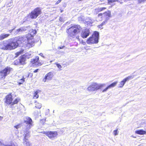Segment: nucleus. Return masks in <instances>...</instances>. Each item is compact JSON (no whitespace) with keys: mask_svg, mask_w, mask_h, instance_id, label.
<instances>
[{"mask_svg":"<svg viewBox=\"0 0 146 146\" xmlns=\"http://www.w3.org/2000/svg\"><path fill=\"white\" fill-rule=\"evenodd\" d=\"M25 30L21 28H19L17 30V31L18 33H19L20 32H23V31H25Z\"/></svg>","mask_w":146,"mask_h":146,"instance_id":"obj_26","label":"nucleus"},{"mask_svg":"<svg viewBox=\"0 0 146 146\" xmlns=\"http://www.w3.org/2000/svg\"><path fill=\"white\" fill-rule=\"evenodd\" d=\"M117 131H118L117 129L113 131V134L115 136L117 134Z\"/></svg>","mask_w":146,"mask_h":146,"instance_id":"obj_33","label":"nucleus"},{"mask_svg":"<svg viewBox=\"0 0 146 146\" xmlns=\"http://www.w3.org/2000/svg\"><path fill=\"white\" fill-rule=\"evenodd\" d=\"M41 133L45 134L49 138L51 139L56 138L58 135V132L56 131H43Z\"/></svg>","mask_w":146,"mask_h":146,"instance_id":"obj_9","label":"nucleus"},{"mask_svg":"<svg viewBox=\"0 0 146 146\" xmlns=\"http://www.w3.org/2000/svg\"><path fill=\"white\" fill-rule=\"evenodd\" d=\"M63 10H60V12L61 13H62V12L63 11Z\"/></svg>","mask_w":146,"mask_h":146,"instance_id":"obj_45","label":"nucleus"},{"mask_svg":"<svg viewBox=\"0 0 146 146\" xmlns=\"http://www.w3.org/2000/svg\"><path fill=\"white\" fill-rule=\"evenodd\" d=\"M25 38L23 37V36H19L17 37L16 42H17L18 44L22 43L25 41Z\"/></svg>","mask_w":146,"mask_h":146,"instance_id":"obj_19","label":"nucleus"},{"mask_svg":"<svg viewBox=\"0 0 146 146\" xmlns=\"http://www.w3.org/2000/svg\"><path fill=\"white\" fill-rule=\"evenodd\" d=\"M108 3L109 5H111L112 3L118 1V0H107Z\"/></svg>","mask_w":146,"mask_h":146,"instance_id":"obj_25","label":"nucleus"},{"mask_svg":"<svg viewBox=\"0 0 146 146\" xmlns=\"http://www.w3.org/2000/svg\"><path fill=\"white\" fill-rule=\"evenodd\" d=\"M13 70V68L7 66L0 71V78L1 79H5L6 76L10 74Z\"/></svg>","mask_w":146,"mask_h":146,"instance_id":"obj_8","label":"nucleus"},{"mask_svg":"<svg viewBox=\"0 0 146 146\" xmlns=\"http://www.w3.org/2000/svg\"><path fill=\"white\" fill-rule=\"evenodd\" d=\"M38 90H37L34 92L33 94V98L37 99L38 98L39 96L38 94Z\"/></svg>","mask_w":146,"mask_h":146,"instance_id":"obj_23","label":"nucleus"},{"mask_svg":"<svg viewBox=\"0 0 146 146\" xmlns=\"http://www.w3.org/2000/svg\"><path fill=\"white\" fill-rule=\"evenodd\" d=\"M40 56H43V54L42 53H40L39 54Z\"/></svg>","mask_w":146,"mask_h":146,"instance_id":"obj_43","label":"nucleus"},{"mask_svg":"<svg viewBox=\"0 0 146 146\" xmlns=\"http://www.w3.org/2000/svg\"><path fill=\"white\" fill-rule=\"evenodd\" d=\"M26 146H31V144L29 142H26Z\"/></svg>","mask_w":146,"mask_h":146,"instance_id":"obj_37","label":"nucleus"},{"mask_svg":"<svg viewBox=\"0 0 146 146\" xmlns=\"http://www.w3.org/2000/svg\"><path fill=\"white\" fill-rule=\"evenodd\" d=\"M31 74V76H33V74H32L31 73H29L27 75L25 76V78H24V76H23V78H22L20 79L19 80V82H17L18 84L19 85H20L21 84H23L24 82H25V80L26 78H28L30 75V74Z\"/></svg>","mask_w":146,"mask_h":146,"instance_id":"obj_16","label":"nucleus"},{"mask_svg":"<svg viewBox=\"0 0 146 146\" xmlns=\"http://www.w3.org/2000/svg\"><path fill=\"white\" fill-rule=\"evenodd\" d=\"M20 126V124H18V125H16L14 126V127L16 128V129H18L19 128Z\"/></svg>","mask_w":146,"mask_h":146,"instance_id":"obj_36","label":"nucleus"},{"mask_svg":"<svg viewBox=\"0 0 146 146\" xmlns=\"http://www.w3.org/2000/svg\"><path fill=\"white\" fill-rule=\"evenodd\" d=\"M41 9L37 7L34 9L28 15L30 18L31 19H35L42 13Z\"/></svg>","mask_w":146,"mask_h":146,"instance_id":"obj_6","label":"nucleus"},{"mask_svg":"<svg viewBox=\"0 0 146 146\" xmlns=\"http://www.w3.org/2000/svg\"><path fill=\"white\" fill-rule=\"evenodd\" d=\"M5 146H15L14 144H11L10 145H5Z\"/></svg>","mask_w":146,"mask_h":146,"instance_id":"obj_39","label":"nucleus"},{"mask_svg":"<svg viewBox=\"0 0 146 146\" xmlns=\"http://www.w3.org/2000/svg\"><path fill=\"white\" fill-rule=\"evenodd\" d=\"M2 118L3 117L0 116V121L1 120Z\"/></svg>","mask_w":146,"mask_h":146,"instance_id":"obj_44","label":"nucleus"},{"mask_svg":"<svg viewBox=\"0 0 146 146\" xmlns=\"http://www.w3.org/2000/svg\"><path fill=\"white\" fill-rule=\"evenodd\" d=\"M39 70L38 69H36L34 70V71H33V72L34 73H36L38 72V70Z\"/></svg>","mask_w":146,"mask_h":146,"instance_id":"obj_41","label":"nucleus"},{"mask_svg":"<svg viewBox=\"0 0 146 146\" xmlns=\"http://www.w3.org/2000/svg\"><path fill=\"white\" fill-rule=\"evenodd\" d=\"M30 63L32 66L36 67L40 66L43 64L39 60L38 56H36L35 58L32 59L31 60Z\"/></svg>","mask_w":146,"mask_h":146,"instance_id":"obj_10","label":"nucleus"},{"mask_svg":"<svg viewBox=\"0 0 146 146\" xmlns=\"http://www.w3.org/2000/svg\"><path fill=\"white\" fill-rule=\"evenodd\" d=\"M106 9V7H103L101 8H98L95 9V12L97 13H98V12L102 11Z\"/></svg>","mask_w":146,"mask_h":146,"instance_id":"obj_22","label":"nucleus"},{"mask_svg":"<svg viewBox=\"0 0 146 146\" xmlns=\"http://www.w3.org/2000/svg\"><path fill=\"white\" fill-rule=\"evenodd\" d=\"M103 13H99L98 15V17H100V18L102 19L103 18Z\"/></svg>","mask_w":146,"mask_h":146,"instance_id":"obj_31","label":"nucleus"},{"mask_svg":"<svg viewBox=\"0 0 146 146\" xmlns=\"http://www.w3.org/2000/svg\"><path fill=\"white\" fill-rule=\"evenodd\" d=\"M135 132V133L140 135H143L146 133V131L142 129L137 130Z\"/></svg>","mask_w":146,"mask_h":146,"instance_id":"obj_20","label":"nucleus"},{"mask_svg":"<svg viewBox=\"0 0 146 146\" xmlns=\"http://www.w3.org/2000/svg\"><path fill=\"white\" fill-rule=\"evenodd\" d=\"M42 106L41 104L39 103H36L35 104V107L33 108V110L35 113H36V109H40Z\"/></svg>","mask_w":146,"mask_h":146,"instance_id":"obj_21","label":"nucleus"},{"mask_svg":"<svg viewBox=\"0 0 146 146\" xmlns=\"http://www.w3.org/2000/svg\"><path fill=\"white\" fill-rule=\"evenodd\" d=\"M24 50L23 49H21L19 51L17 52L15 54V57H17L19 55L22 54L24 52Z\"/></svg>","mask_w":146,"mask_h":146,"instance_id":"obj_24","label":"nucleus"},{"mask_svg":"<svg viewBox=\"0 0 146 146\" xmlns=\"http://www.w3.org/2000/svg\"><path fill=\"white\" fill-rule=\"evenodd\" d=\"M117 83V81H115L113 82V83L108 85L105 88L103 89L102 90V92H105L108 89L114 87L116 85Z\"/></svg>","mask_w":146,"mask_h":146,"instance_id":"obj_17","label":"nucleus"},{"mask_svg":"<svg viewBox=\"0 0 146 146\" xmlns=\"http://www.w3.org/2000/svg\"><path fill=\"white\" fill-rule=\"evenodd\" d=\"M45 119H42L40 120V122L42 124H44L45 122Z\"/></svg>","mask_w":146,"mask_h":146,"instance_id":"obj_30","label":"nucleus"},{"mask_svg":"<svg viewBox=\"0 0 146 146\" xmlns=\"http://www.w3.org/2000/svg\"><path fill=\"white\" fill-rule=\"evenodd\" d=\"M103 18L104 19L105 21L107 22L111 17V11H105L103 13Z\"/></svg>","mask_w":146,"mask_h":146,"instance_id":"obj_15","label":"nucleus"},{"mask_svg":"<svg viewBox=\"0 0 146 146\" xmlns=\"http://www.w3.org/2000/svg\"><path fill=\"white\" fill-rule=\"evenodd\" d=\"M90 34V30L89 29L86 28L82 31L81 34V36L83 38H86Z\"/></svg>","mask_w":146,"mask_h":146,"instance_id":"obj_14","label":"nucleus"},{"mask_svg":"<svg viewBox=\"0 0 146 146\" xmlns=\"http://www.w3.org/2000/svg\"><path fill=\"white\" fill-rule=\"evenodd\" d=\"M106 21H104L102 22L101 24L98 25V27L99 28H101L105 24V23Z\"/></svg>","mask_w":146,"mask_h":146,"instance_id":"obj_28","label":"nucleus"},{"mask_svg":"<svg viewBox=\"0 0 146 146\" xmlns=\"http://www.w3.org/2000/svg\"><path fill=\"white\" fill-rule=\"evenodd\" d=\"M13 100V96L11 93H9L4 98L3 101L6 106H10L11 108H12L14 105L17 104L20 101V99L19 98H15Z\"/></svg>","mask_w":146,"mask_h":146,"instance_id":"obj_2","label":"nucleus"},{"mask_svg":"<svg viewBox=\"0 0 146 146\" xmlns=\"http://www.w3.org/2000/svg\"><path fill=\"white\" fill-rule=\"evenodd\" d=\"M26 120L24 121V122L27 124L28 125L29 129L31 128V127L32 125L33 121L31 119L30 117H27L26 118Z\"/></svg>","mask_w":146,"mask_h":146,"instance_id":"obj_18","label":"nucleus"},{"mask_svg":"<svg viewBox=\"0 0 146 146\" xmlns=\"http://www.w3.org/2000/svg\"><path fill=\"white\" fill-rule=\"evenodd\" d=\"M26 133L25 134V136L24 137V138L25 139H26V138L28 136H29V131H27V132H26Z\"/></svg>","mask_w":146,"mask_h":146,"instance_id":"obj_32","label":"nucleus"},{"mask_svg":"<svg viewBox=\"0 0 146 146\" xmlns=\"http://www.w3.org/2000/svg\"><path fill=\"white\" fill-rule=\"evenodd\" d=\"M3 34H2L0 35V40H1L5 39Z\"/></svg>","mask_w":146,"mask_h":146,"instance_id":"obj_29","label":"nucleus"},{"mask_svg":"<svg viewBox=\"0 0 146 146\" xmlns=\"http://www.w3.org/2000/svg\"><path fill=\"white\" fill-rule=\"evenodd\" d=\"M133 78V77L132 76H129L123 79L120 82L118 87L120 88H122L127 81L130 80Z\"/></svg>","mask_w":146,"mask_h":146,"instance_id":"obj_13","label":"nucleus"},{"mask_svg":"<svg viewBox=\"0 0 146 146\" xmlns=\"http://www.w3.org/2000/svg\"><path fill=\"white\" fill-rule=\"evenodd\" d=\"M62 0H58L56 3H55V5H58V4H59V3H60L61 1Z\"/></svg>","mask_w":146,"mask_h":146,"instance_id":"obj_38","label":"nucleus"},{"mask_svg":"<svg viewBox=\"0 0 146 146\" xmlns=\"http://www.w3.org/2000/svg\"><path fill=\"white\" fill-rule=\"evenodd\" d=\"M5 38H6L10 36V34H3Z\"/></svg>","mask_w":146,"mask_h":146,"instance_id":"obj_35","label":"nucleus"},{"mask_svg":"<svg viewBox=\"0 0 146 146\" xmlns=\"http://www.w3.org/2000/svg\"><path fill=\"white\" fill-rule=\"evenodd\" d=\"M82 29V27L80 25L73 24L67 29L66 33L68 37L74 38L81 32Z\"/></svg>","mask_w":146,"mask_h":146,"instance_id":"obj_1","label":"nucleus"},{"mask_svg":"<svg viewBox=\"0 0 146 146\" xmlns=\"http://www.w3.org/2000/svg\"><path fill=\"white\" fill-rule=\"evenodd\" d=\"M105 86V84H99L93 82L88 87L87 89L89 91H93L103 88Z\"/></svg>","mask_w":146,"mask_h":146,"instance_id":"obj_7","label":"nucleus"},{"mask_svg":"<svg viewBox=\"0 0 146 146\" xmlns=\"http://www.w3.org/2000/svg\"><path fill=\"white\" fill-rule=\"evenodd\" d=\"M53 76L54 75L52 72H49L45 75L44 77L43 78L42 81L43 82H45L47 80H51L52 79Z\"/></svg>","mask_w":146,"mask_h":146,"instance_id":"obj_12","label":"nucleus"},{"mask_svg":"<svg viewBox=\"0 0 146 146\" xmlns=\"http://www.w3.org/2000/svg\"><path fill=\"white\" fill-rule=\"evenodd\" d=\"M36 33V30H31L30 32L26 35V37L27 40V46L29 48H31L34 45L35 41L34 36Z\"/></svg>","mask_w":146,"mask_h":146,"instance_id":"obj_4","label":"nucleus"},{"mask_svg":"<svg viewBox=\"0 0 146 146\" xmlns=\"http://www.w3.org/2000/svg\"><path fill=\"white\" fill-rule=\"evenodd\" d=\"M64 47V46H63L62 47H58V49H61L63 48Z\"/></svg>","mask_w":146,"mask_h":146,"instance_id":"obj_40","label":"nucleus"},{"mask_svg":"<svg viewBox=\"0 0 146 146\" xmlns=\"http://www.w3.org/2000/svg\"><path fill=\"white\" fill-rule=\"evenodd\" d=\"M99 33L96 31L94 32L92 36L89 37L86 41L88 44H97L99 42Z\"/></svg>","mask_w":146,"mask_h":146,"instance_id":"obj_5","label":"nucleus"},{"mask_svg":"<svg viewBox=\"0 0 146 146\" xmlns=\"http://www.w3.org/2000/svg\"><path fill=\"white\" fill-rule=\"evenodd\" d=\"M9 42L6 44L4 43L0 45V48L3 50H11L17 48L18 44L17 42L14 41L12 38L9 39Z\"/></svg>","mask_w":146,"mask_h":146,"instance_id":"obj_3","label":"nucleus"},{"mask_svg":"<svg viewBox=\"0 0 146 146\" xmlns=\"http://www.w3.org/2000/svg\"><path fill=\"white\" fill-rule=\"evenodd\" d=\"M14 63L15 65H18L20 64L19 61L17 60H16L14 61Z\"/></svg>","mask_w":146,"mask_h":146,"instance_id":"obj_27","label":"nucleus"},{"mask_svg":"<svg viewBox=\"0 0 146 146\" xmlns=\"http://www.w3.org/2000/svg\"><path fill=\"white\" fill-rule=\"evenodd\" d=\"M56 65V66H57V67L59 68V69H60L62 68V66H61V65L59 64L58 63H56L55 64Z\"/></svg>","mask_w":146,"mask_h":146,"instance_id":"obj_34","label":"nucleus"},{"mask_svg":"<svg viewBox=\"0 0 146 146\" xmlns=\"http://www.w3.org/2000/svg\"><path fill=\"white\" fill-rule=\"evenodd\" d=\"M14 30V29H11L10 30H9V32L10 33H12V32L13 31V30Z\"/></svg>","mask_w":146,"mask_h":146,"instance_id":"obj_42","label":"nucleus"},{"mask_svg":"<svg viewBox=\"0 0 146 146\" xmlns=\"http://www.w3.org/2000/svg\"><path fill=\"white\" fill-rule=\"evenodd\" d=\"M31 54L29 53H26L24 54L21 55L19 58V60L20 64L23 65L26 63L25 62L27 59H28L30 58Z\"/></svg>","mask_w":146,"mask_h":146,"instance_id":"obj_11","label":"nucleus"}]
</instances>
